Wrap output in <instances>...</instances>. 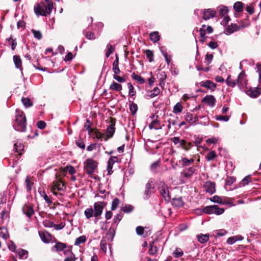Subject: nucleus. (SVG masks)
<instances>
[{
    "label": "nucleus",
    "instance_id": "obj_1",
    "mask_svg": "<svg viewBox=\"0 0 261 261\" xmlns=\"http://www.w3.org/2000/svg\"><path fill=\"white\" fill-rule=\"evenodd\" d=\"M106 206L104 202L98 201L95 202L93 204V208L92 206L88 207L85 209L84 211V215L87 219H90L91 218L94 217L95 223H96L99 219V217L101 215L103 208Z\"/></svg>",
    "mask_w": 261,
    "mask_h": 261
},
{
    "label": "nucleus",
    "instance_id": "obj_2",
    "mask_svg": "<svg viewBox=\"0 0 261 261\" xmlns=\"http://www.w3.org/2000/svg\"><path fill=\"white\" fill-rule=\"evenodd\" d=\"M15 122L13 124L14 128L19 132H24L26 130V117L23 112L18 110H16Z\"/></svg>",
    "mask_w": 261,
    "mask_h": 261
},
{
    "label": "nucleus",
    "instance_id": "obj_3",
    "mask_svg": "<svg viewBox=\"0 0 261 261\" xmlns=\"http://www.w3.org/2000/svg\"><path fill=\"white\" fill-rule=\"evenodd\" d=\"M53 9L49 5L47 6L43 2L36 3L34 6V13L37 16H46L51 13Z\"/></svg>",
    "mask_w": 261,
    "mask_h": 261
},
{
    "label": "nucleus",
    "instance_id": "obj_4",
    "mask_svg": "<svg viewBox=\"0 0 261 261\" xmlns=\"http://www.w3.org/2000/svg\"><path fill=\"white\" fill-rule=\"evenodd\" d=\"M64 183L63 182V181L61 180L60 178L59 177L57 174H56L55 177V180H54L53 182L51 188H50V191L51 192L55 195H57L58 193L57 192V191H62L64 190Z\"/></svg>",
    "mask_w": 261,
    "mask_h": 261
},
{
    "label": "nucleus",
    "instance_id": "obj_5",
    "mask_svg": "<svg viewBox=\"0 0 261 261\" xmlns=\"http://www.w3.org/2000/svg\"><path fill=\"white\" fill-rule=\"evenodd\" d=\"M98 163L91 159L86 160L84 163V168L87 174L92 177V175L97 169Z\"/></svg>",
    "mask_w": 261,
    "mask_h": 261
},
{
    "label": "nucleus",
    "instance_id": "obj_6",
    "mask_svg": "<svg viewBox=\"0 0 261 261\" xmlns=\"http://www.w3.org/2000/svg\"><path fill=\"white\" fill-rule=\"evenodd\" d=\"M158 190L165 201H169L170 200L171 197L167 185L163 182H160L158 185Z\"/></svg>",
    "mask_w": 261,
    "mask_h": 261
},
{
    "label": "nucleus",
    "instance_id": "obj_7",
    "mask_svg": "<svg viewBox=\"0 0 261 261\" xmlns=\"http://www.w3.org/2000/svg\"><path fill=\"white\" fill-rule=\"evenodd\" d=\"M203 211L204 213L207 214H214L217 215H219L222 214L224 213V210L223 208L219 207L217 205H214L205 207L203 208Z\"/></svg>",
    "mask_w": 261,
    "mask_h": 261
},
{
    "label": "nucleus",
    "instance_id": "obj_8",
    "mask_svg": "<svg viewBox=\"0 0 261 261\" xmlns=\"http://www.w3.org/2000/svg\"><path fill=\"white\" fill-rule=\"evenodd\" d=\"M247 80L244 71H242L238 75L237 84L239 88L241 90L247 89Z\"/></svg>",
    "mask_w": 261,
    "mask_h": 261
},
{
    "label": "nucleus",
    "instance_id": "obj_9",
    "mask_svg": "<svg viewBox=\"0 0 261 261\" xmlns=\"http://www.w3.org/2000/svg\"><path fill=\"white\" fill-rule=\"evenodd\" d=\"M154 186L153 182L151 179H149L145 186V190L144 193L143 198L148 199L153 193Z\"/></svg>",
    "mask_w": 261,
    "mask_h": 261
},
{
    "label": "nucleus",
    "instance_id": "obj_10",
    "mask_svg": "<svg viewBox=\"0 0 261 261\" xmlns=\"http://www.w3.org/2000/svg\"><path fill=\"white\" fill-rule=\"evenodd\" d=\"M203 188L206 192L211 194L216 191L215 184L212 181H206L204 185Z\"/></svg>",
    "mask_w": 261,
    "mask_h": 261
},
{
    "label": "nucleus",
    "instance_id": "obj_11",
    "mask_svg": "<svg viewBox=\"0 0 261 261\" xmlns=\"http://www.w3.org/2000/svg\"><path fill=\"white\" fill-rule=\"evenodd\" d=\"M203 16L202 18L204 20H208L211 18H214L216 14L215 10L212 9H204L202 11Z\"/></svg>",
    "mask_w": 261,
    "mask_h": 261
},
{
    "label": "nucleus",
    "instance_id": "obj_12",
    "mask_svg": "<svg viewBox=\"0 0 261 261\" xmlns=\"http://www.w3.org/2000/svg\"><path fill=\"white\" fill-rule=\"evenodd\" d=\"M202 102L206 103L210 107H214L216 104V99L214 96L207 95L203 98Z\"/></svg>",
    "mask_w": 261,
    "mask_h": 261
},
{
    "label": "nucleus",
    "instance_id": "obj_13",
    "mask_svg": "<svg viewBox=\"0 0 261 261\" xmlns=\"http://www.w3.org/2000/svg\"><path fill=\"white\" fill-rule=\"evenodd\" d=\"M23 214L28 218H31L34 213L33 206L30 204H25L22 208Z\"/></svg>",
    "mask_w": 261,
    "mask_h": 261
},
{
    "label": "nucleus",
    "instance_id": "obj_14",
    "mask_svg": "<svg viewBox=\"0 0 261 261\" xmlns=\"http://www.w3.org/2000/svg\"><path fill=\"white\" fill-rule=\"evenodd\" d=\"M246 93L252 98H256L261 93V88L259 87H256L254 89H247Z\"/></svg>",
    "mask_w": 261,
    "mask_h": 261
},
{
    "label": "nucleus",
    "instance_id": "obj_15",
    "mask_svg": "<svg viewBox=\"0 0 261 261\" xmlns=\"http://www.w3.org/2000/svg\"><path fill=\"white\" fill-rule=\"evenodd\" d=\"M119 160L117 156H111L108 162L107 171L109 175H111L112 172V168L113 165L117 162H118Z\"/></svg>",
    "mask_w": 261,
    "mask_h": 261
},
{
    "label": "nucleus",
    "instance_id": "obj_16",
    "mask_svg": "<svg viewBox=\"0 0 261 261\" xmlns=\"http://www.w3.org/2000/svg\"><path fill=\"white\" fill-rule=\"evenodd\" d=\"M200 85L203 87L209 89L212 91H214L216 88L217 86L215 83L209 80L201 82L200 83Z\"/></svg>",
    "mask_w": 261,
    "mask_h": 261
},
{
    "label": "nucleus",
    "instance_id": "obj_17",
    "mask_svg": "<svg viewBox=\"0 0 261 261\" xmlns=\"http://www.w3.org/2000/svg\"><path fill=\"white\" fill-rule=\"evenodd\" d=\"M195 171V168L194 167H191L184 169L181 172V174L185 177L188 178H190L194 174Z\"/></svg>",
    "mask_w": 261,
    "mask_h": 261
},
{
    "label": "nucleus",
    "instance_id": "obj_18",
    "mask_svg": "<svg viewBox=\"0 0 261 261\" xmlns=\"http://www.w3.org/2000/svg\"><path fill=\"white\" fill-rule=\"evenodd\" d=\"M115 132V123H113L112 120H111V124L109 125L107 129V132L105 134L107 137L109 138H112Z\"/></svg>",
    "mask_w": 261,
    "mask_h": 261
},
{
    "label": "nucleus",
    "instance_id": "obj_19",
    "mask_svg": "<svg viewBox=\"0 0 261 261\" xmlns=\"http://www.w3.org/2000/svg\"><path fill=\"white\" fill-rule=\"evenodd\" d=\"M116 59L112 65V70L114 74H119L120 73V70L119 67V57L117 54L115 55Z\"/></svg>",
    "mask_w": 261,
    "mask_h": 261
},
{
    "label": "nucleus",
    "instance_id": "obj_20",
    "mask_svg": "<svg viewBox=\"0 0 261 261\" xmlns=\"http://www.w3.org/2000/svg\"><path fill=\"white\" fill-rule=\"evenodd\" d=\"M39 236L41 240L45 243H49L51 240V236L47 232H39Z\"/></svg>",
    "mask_w": 261,
    "mask_h": 261
},
{
    "label": "nucleus",
    "instance_id": "obj_21",
    "mask_svg": "<svg viewBox=\"0 0 261 261\" xmlns=\"http://www.w3.org/2000/svg\"><path fill=\"white\" fill-rule=\"evenodd\" d=\"M66 247V245L63 243L57 242L51 248L52 251L59 252L63 250Z\"/></svg>",
    "mask_w": 261,
    "mask_h": 261
},
{
    "label": "nucleus",
    "instance_id": "obj_22",
    "mask_svg": "<svg viewBox=\"0 0 261 261\" xmlns=\"http://www.w3.org/2000/svg\"><path fill=\"white\" fill-rule=\"evenodd\" d=\"M64 254L67 256L64 261H75L76 258L74 254L72 252L70 249H67L64 251Z\"/></svg>",
    "mask_w": 261,
    "mask_h": 261
},
{
    "label": "nucleus",
    "instance_id": "obj_23",
    "mask_svg": "<svg viewBox=\"0 0 261 261\" xmlns=\"http://www.w3.org/2000/svg\"><path fill=\"white\" fill-rule=\"evenodd\" d=\"M194 160L193 159H188L186 158H181V159L178 161L179 165L182 167L188 166L192 164Z\"/></svg>",
    "mask_w": 261,
    "mask_h": 261
},
{
    "label": "nucleus",
    "instance_id": "obj_24",
    "mask_svg": "<svg viewBox=\"0 0 261 261\" xmlns=\"http://www.w3.org/2000/svg\"><path fill=\"white\" fill-rule=\"evenodd\" d=\"M244 27L243 25L239 26L236 23H231L228 25L226 29L227 33H234V32L239 31L240 28Z\"/></svg>",
    "mask_w": 261,
    "mask_h": 261
},
{
    "label": "nucleus",
    "instance_id": "obj_25",
    "mask_svg": "<svg viewBox=\"0 0 261 261\" xmlns=\"http://www.w3.org/2000/svg\"><path fill=\"white\" fill-rule=\"evenodd\" d=\"M197 239L199 242L201 244H204L209 240L210 235L208 234H203L200 233L197 236Z\"/></svg>",
    "mask_w": 261,
    "mask_h": 261
},
{
    "label": "nucleus",
    "instance_id": "obj_26",
    "mask_svg": "<svg viewBox=\"0 0 261 261\" xmlns=\"http://www.w3.org/2000/svg\"><path fill=\"white\" fill-rule=\"evenodd\" d=\"M13 61L16 68L20 69L22 71V62L20 57L17 55L14 56Z\"/></svg>",
    "mask_w": 261,
    "mask_h": 261
},
{
    "label": "nucleus",
    "instance_id": "obj_27",
    "mask_svg": "<svg viewBox=\"0 0 261 261\" xmlns=\"http://www.w3.org/2000/svg\"><path fill=\"white\" fill-rule=\"evenodd\" d=\"M149 128L151 129H160L162 128V126L159 121L154 120L149 124Z\"/></svg>",
    "mask_w": 261,
    "mask_h": 261
},
{
    "label": "nucleus",
    "instance_id": "obj_28",
    "mask_svg": "<svg viewBox=\"0 0 261 261\" xmlns=\"http://www.w3.org/2000/svg\"><path fill=\"white\" fill-rule=\"evenodd\" d=\"M14 148L15 150V151L17 152L19 155H21L22 153V151L24 149V146L20 142H17L14 145Z\"/></svg>",
    "mask_w": 261,
    "mask_h": 261
},
{
    "label": "nucleus",
    "instance_id": "obj_29",
    "mask_svg": "<svg viewBox=\"0 0 261 261\" xmlns=\"http://www.w3.org/2000/svg\"><path fill=\"white\" fill-rule=\"evenodd\" d=\"M109 89L112 90L120 91L122 90V88L121 84L113 81L110 85Z\"/></svg>",
    "mask_w": 261,
    "mask_h": 261
},
{
    "label": "nucleus",
    "instance_id": "obj_30",
    "mask_svg": "<svg viewBox=\"0 0 261 261\" xmlns=\"http://www.w3.org/2000/svg\"><path fill=\"white\" fill-rule=\"evenodd\" d=\"M199 33H212L213 28L210 25H202L199 30Z\"/></svg>",
    "mask_w": 261,
    "mask_h": 261
},
{
    "label": "nucleus",
    "instance_id": "obj_31",
    "mask_svg": "<svg viewBox=\"0 0 261 261\" xmlns=\"http://www.w3.org/2000/svg\"><path fill=\"white\" fill-rule=\"evenodd\" d=\"M183 107L180 102H177L173 107V113L177 114L182 112Z\"/></svg>",
    "mask_w": 261,
    "mask_h": 261
},
{
    "label": "nucleus",
    "instance_id": "obj_32",
    "mask_svg": "<svg viewBox=\"0 0 261 261\" xmlns=\"http://www.w3.org/2000/svg\"><path fill=\"white\" fill-rule=\"evenodd\" d=\"M243 238L241 236H235L232 237H230L228 238L227 240V243L228 244L232 245L236 242L237 241L242 240Z\"/></svg>",
    "mask_w": 261,
    "mask_h": 261
},
{
    "label": "nucleus",
    "instance_id": "obj_33",
    "mask_svg": "<svg viewBox=\"0 0 261 261\" xmlns=\"http://www.w3.org/2000/svg\"><path fill=\"white\" fill-rule=\"evenodd\" d=\"M172 203L174 205L177 207L182 206L184 204V202L181 197L173 198L172 200Z\"/></svg>",
    "mask_w": 261,
    "mask_h": 261
},
{
    "label": "nucleus",
    "instance_id": "obj_34",
    "mask_svg": "<svg viewBox=\"0 0 261 261\" xmlns=\"http://www.w3.org/2000/svg\"><path fill=\"white\" fill-rule=\"evenodd\" d=\"M185 119L187 122H189L191 124H193L197 120V117H195V120H193V115L190 113H187L185 116Z\"/></svg>",
    "mask_w": 261,
    "mask_h": 261
},
{
    "label": "nucleus",
    "instance_id": "obj_35",
    "mask_svg": "<svg viewBox=\"0 0 261 261\" xmlns=\"http://www.w3.org/2000/svg\"><path fill=\"white\" fill-rule=\"evenodd\" d=\"M21 101L25 108L31 107L33 106V102L29 98L22 97L21 99Z\"/></svg>",
    "mask_w": 261,
    "mask_h": 261
},
{
    "label": "nucleus",
    "instance_id": "obj_36",
    "mask_svg": "<svg viewBox=\"0 0 261 261\" xmlns=\"http://www.w3.org/2000/svg\"><path fill=\"white\" fill-rule=\"evenodd\" d=\"M9 236L7 229L5 227L0 228V237L6 240Z\"/></svg>",
    "mask_w": 261,
    "mask_h": 261
},
{
    "label": "nucleus",
    "instance_id": "obj_37",
    "mask_svg": "<svg viewBox=\"0 0 261 261\" xmlns=\"http://www.w3.org/2000/svg\"><path fill=\"white\" fill-rule=\"evenodd\" d=\"M243 4L241 2H237L233 5V9L237 12H241L243 10Z\"/></svg>",
    "mask_w": 261,
    "mask_h": 261
},
{
    "label": "nucleus",
    "instance_id": "obj_38",
    "mask_svg": "<svg viewBox=\"0 0 261 261\" xmlns=\"http://www.w3.org/2000/svg\"><path fill=\"white\" fill-rule=\"evenodd\" d=\"M115 50V47L111 44H108L107 45V51L106 53V56L107 58H108L111 54H112Z\"/></svg>",
    "mask_w": 261,
    "mask_h": 261
},
{
    "label": "nucleus",
    "instance_id": "obj_39",
    "mask_svg": "<svg viewBox=\"0 0 261 261\" xmlns=\"http://www.w3.org/2000/svg\"><path fill=\"white\" fill-rule=\"evenodd\" d=\"M160 90L158 87H155L152 90L149 91L148 93V96L153 98L160 94Z\"/></svg>",
    "mask_w": 261,
    "mask_h": 261
},
{
    "label": "nucleus",
    "instance_id": "obj_40",
    "mask_svg": "<svg viewBox=\"0 0 261 261\" xmlns=\"http://www.w3.org/2000/svg\"><path fill=\"white\" fill-rule=\"evenodd\" d=\"M95 137L98 139L104 140L105 141H107L109 139V137H107V135L105 134H102L98 131L95 132Z\"/></svg>",
    "mask_w": 261,
    "mask_h": 261
},
{
    "label": "nucleus",
    "instance_id": "obj_41",
    "mask_svg": "<svg viewBox=\"0 0 261 261\" xmlns=\"http://www.w3.org/2000/svg\"><path fill=\"white\" fill-rule=\"evenodd\" d=\"M226 83L228 86L231 87H234L236 85H237L236 80H232L230 75L227 77L226 80Z\"/></svg>",
    "mask_w": 261,
    "mask_h": 261
},
{
    "label": "nucleus",
    "instance_id": "obj_42",
    "mask_svg": "<svg viewBox=\"0 0 261 261\" xmlns=\"http://www.w3.org/2000/svg\"><path fill=\"white\" fill-rule=\"evenodd\" d=\"M86 241V237L85 236H81L77 238L75 241L74 245L76 246L80 245L81 244L85 243Z\"/></svg>",
    "mask_w": 261,
    "mask_h": 261
},
{
    "label": "nucleus",
    "instance_id": "obj_43",
    "mask_svg": "<svg viewBox=\"0 0 261 261\" xmlns=\"http://www.w3.org/2000/svg\"><path fill=\"white\" fill-rule=\"evenodd\" d=\"M17 253L20 258H25L27 257L28 251L23 249H18Z\"/></svg>",
    "mask_w": 261,
    "mask_h": 261
},
{
    "label": "nucleus",
    "instance_id": "obj_44",
    "mask_svg": "<svg viewBox=\"0 0 261 261\" xmlns=\"http://www.w3.org/2000/svg\"><path fill=\"white\" fill-rule=\"evenodd\" d=\"M123 218V214L121 212L119 213L115 216L113 219V224L118 225L119 222Z\"/></svg>",
    "mask_w": 261,
    "mask_h": 261
},
{
    "label": "nucleus",
    "instance_id": "obj_45",
    "mask_svg": "<svg viewBox=\"0 0 261 261\" xmlns=\"http://www.w3.org/2000/svg\"><path fill=\"white\" fill-rule=\"evenodd\" d=\"M127 86H128V90H129V92H128L129 95L131 97L135 96L136 93V92L133 85L130 83H128L127 84Z\"/></svg>",
    "mask_w": 261,
    "mask_h": 261
},
{
    "label": "nucleus",
    "instance_id": "obj_46",
    "mask_svg": "<svg viewBox=\"0 0 261 261\" xmlns=\"http://www.w3.org/2000/svg\"><path fill=\"white\" fill-rule=\"evenodd\" d=\"M132 77L133 79L137 81L140 84H144L145 82V80L142 77L135 73H133L132 74Z\"/></svg>",
    "mask_w": 261,
    "mask_h": 261
},
{
    "label": "nucleus",
    "instance_id": "obj_47",
    "mask_svg": "<svg viewBox=\"0 0 261 261\" xmlns=\"http://www.w3.org/2000/svg\"><path fill=\"white\" fill-rule=\"evenodd\" d=\"M115 229L110 228L107 232V236L108 237V239H110V241H112L115 236Z\"/></svg>",
    "mask_w": 261,
    "mask_h": 261
},
{
    "label": "nucleus",
    "instance_id": "obj_48",
    "mask_svg": "<svg viewBox=\"0 0 261 261\" xmlns=\"http://www.w3.org/2000/svg\"><path fill=\"white\" fill-rule=\"evenodd\" d=\"M184 252L182 250L179 248H176L175 250L173 252V255L175 257L179 258L182 256Z\"/></svg>",
    "mask_w": 261,
    "mask_h": 261
},
{
    "label": "nucleus",
    "instance_id": "obj_49",
    "mask_svg": "<svg viewBox=\"0 0 261 261\" xmlns=\"http://www.w3.org/2000/svg\"><path fill=\"white\" fill-rule=\"evenodd\" d=\"M40 194L41 196L43 197L45 202L48 204H51L52 203V201L50 200V199L48 198L45 192L43 191H39Z\"/></svg>",
    "mask_w": 261,
    "mask_h": 261
},
{
    "label": "nucleus",
    "instance_id": "obj_50",
    "mask_svg": "<svg viewBox=\"0 0 261 261\" xmlns=\"http://www.w3.org/2000/svg\"><path fill=\"white\" fill-rule=\"evenodd\" d=\"M129 110L133 115L135 114L138 110L137 105L134 102L131 103L129 105Z\"/></svg>",
    "mask_w": 261,
    "mask_h": 261
},
{
    "label": "nucleus",
    "instance_id": "obj_51",
    "mask_svg": "<svg viewBox=\"0 0 261 261\" xmlns=\"http://www.w3.org/2000/svg\"><path fill=\"white\" fill-rule=\"evenodd\" d=\"M150 39L153 42H156L160 40V36L159 34H149Z\"/></svg>",
    "mask_w": 261,
    "mask_h": 261
},
{
    "label": "nucleus",
    "instance_id": "obj_52",
    "mask_svg": "<svg viewBox=\"0 0 261 261\" xmlns=\"http://www.w3.org/2000/svg\"><path fill=\"white\" fill-rule=\"evenodd\" d=\"M25 187L27 190L28 191H30L32 189V185L33 184L32 182H31L30 177H27L25 180Z\"/></svg>",
    "mask_w": 261,
    "mask_h": 261
},
{
    "label": "nucleus",
    "instance_id": "obj_53",
    "mask_svg": "<svg viewBox=\"0 0 261 261\" xmlns=\"http://www.w3.org/2000/svg\"><path fill=\"white\" fill-rule=\"evenodd\" d=\"M149 253L151 255H154L158 252V248L156 246H153L152 244L149 245Z\"/></svg>",
    "mask_w": 261,
    "mask_h": 261
},
{
    "label": "nucleus",
    "instance_id": "obj_54",
    "mask_svg": "<svg viewBox=\"0 0 261 261\" xmlns=\"http://www.w3.org/2000/svg\"><path fill=\"white\" fill-rule=\"evenodd\" d=\"M133 206L131 205H125L121 209V210L123 212L126 213L131 212L133 211Z\"/></svg>",
    "mask_w": 261,
    "mask_h": 261
},
{
    "label": "nucleus",
    "instance_id": "obj_55",
    "mask_svg": "<svg viewBox=\"0 0 261 261\" xmlns=\"http://www.w3.org/2000/svg\"><path fill=\"white\" fill-rule=\"evenodd\" d=\"M216 119L218 121H223L225 122H227L229 119V117L228 116H222V115H218L216 116Z\"/></svg>",
    "mask_w": 261,
    "mask_h": 261
},
{
    "label": "nucleus",
    "instance_id": "obj_56",
    "mask_svg": "<svg viewBox=\"0 0 261 261\" xmlns=\"http://www.w3.org/2000/svg\"><path fill=\"white\" fill-rule=\"evenodd\" d=\"M76 145L80 148L81 149H85V145L84 144V141L81 139H79L76 141Z\"/></svg>",
    "mask_w": 261,
    "mask_h": 261
},
{
    "label": "nucleus",
    "instance_id": "obj_57",
    "mask_svg": "<svg viewBox=\"0 0 261 261\" xmlns=\"http://www.w3.org/2000/svg\"><path fill=\"white\" fill-rule=\"evenodd\" d=\"M213 59V55L212 54H207L205 56V63L207 65L210 64L212 62Z\"/></svg>",
    "mask_w": 261,
    "mask_h": 261
},
{
    "label": "nucleus",
    "instance_id": "obj_58",
    "mask_svg": "<svg viewBox=\"0 0 261 261\" xmlns=\"http://www.w3.org/2000/svg\"><path fill=\"white\" fill-rule=\"evenodd\" d=\"M146 55L149 62H152L153 60V54L150 50H147L146 51Z\"/></svg>",
    "mask_w": 261,
    "mask_h": 261
},
{
    "label": "nucleus",
    "instance_id": "obj_59",
    "mask_svg": "<svg viewBox=\"0 0 261 261\" xmlns=\"http://www.w3.org/2000/svg\"><path fill=\"white\" fill-rule=\"evenodd\" d=\"M119 203V200L116 198H115L113 201H112V210L114 211L115 210H116L118 205Z\"/></svg>",
    "mask_w": 261,
    "mask_h": 261
},
{
    "label": "nucleus",
    "instance_id": "obj_60",
    "mask_svg": "<svg viewBox=\"0 0 261 261\" xmlns=\"http://www.w3.org/2000/svg\"><path fill=\"white\" fill-rule=\"evenodd\" d=\"M43 225L46 227L53 228L55 226V224L52 221H49L48 220H45L43 222Z\"/></svg>",
    "mask_w": 261,
    "mask_h": 261
},
{
    "label": "nucleus",
    "instance_id": "obj_61",
    "mask_svg": "<svg viewBox=\"0 0 261 261\" xmlns=\"http://www.w3.org/2000/svg\"><path fill=\"white\" fill-rule=\"evenodd\" d=\"M100 248L101 250H102L104 252L107 251V242L106 240L104 239H102L100 243Z\"/></svg>",
    "mask_w": 261,
    "mask_h": 261
},
{
    "label": "nucleus",
    "instance_id": "obj_62",
    "mask_svg": "<svg viewBox=\"0 0 261 261\" xmlns=\"http://www.w3.org/2000/svg\"><path fill=\"white\" fill-rule=\"evenodd\" d=\"M113 77L114 79L116 80L117 82L119 83H124L125 82V79L123 77L120 76L118 75V74H114L113 75Z\"/></svg>",
    "mask_w": 261,
    "mask_h": 261
},
{
    "label": "nucleus",
    "instance_id": "obj_63",
    "mask_svg": "<svg viewBox=\"0 0 261 261\" xmlns=\"http://www.w3.org/2000/svg\"><path fill=\"white\" fill-rule=\"evenodd\" d=\"M216 156V154L214 151H211L207 154V161H212L214 160Z\"/></svg>",
    "mask_w": 261,
    "mask_h": 261
},
{
    "label": "nucleus",
    "instance_id": "obj_64",
    "mask_svg": "<svg viewBox=\"0 0 261 261\" xmlns=\"http://www.w3.org/2000/svg\"><path fill=\"white\" fill-rule=\"evenodd\" d=\"M256 67L257 69V72L258 73L259 75V79L258 81L259 83H261V64L260 63H257L256 64Z\"/></svg>",
    "mask_w": 261,
    "mask_h": 261
}]
</instances>
